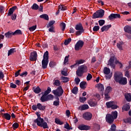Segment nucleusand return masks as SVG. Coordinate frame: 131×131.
<instances>
[{"mask_svg": "<svg viewBox=\"0 0 131 131\" xmlns=\"http://www.w3.org/2000/svg\"><path fill=\"white\" fill-rule=\"evenodd\" d=\"M114 78L116 82H118L119 84L122 85H125L127 83V79L125 77H123L122 73L120 72H116L114 74Z\"/></svg>", "mask_w": 131, "mask_h": 131, "instance_id": "1", "label": "nucleus"}, {"mask_svg": "<svg viewBox=\"0 0 131 131\" xmlns=\"http://www.w3.org/2000/svg\"><path fill=\"white\" fill-rule=\"evenodd\" d=\"M118 113L116 111L113 112L112 114H107L105 117V120L106 122L108 123H113L114 121V119H116L117 118Z\"/></svg>", "mask_w": 131, "mask_h": 131, "instance_id": "2", "label": "nucleus"}, {"mask_svg": "<svg viewBox=\"0 0 131 131\" xmlns=\"http://www.w3.org/2000/svg\"><path fill=\"white\" fill-rule=\"evenodd\" d=\"M35 123H37L38 126H40V127H43V128H49V125L46 122H45V120L41 118H37L34 120Z\"/></svg>", "mask_w": 131, "mask_h": 131, "instance_id": "3", "label": "nucleus"}, {"mask_svg": "<svg viewBox=\"0 0 131 131\" xmlns=\"http://www.w3.org/2000/svg\"><path fill=\"white\" fill-rule=\"evenodd\" d=\"M49 64V52L46 51L43 56V59L42 60V68L46 69L48 67Z\"/></svg>", "mask_w": 131, "mask_h": 131, "instance_id": "4", "label": "nucleus"}, {"mask_svg": "<svg viewBox=\"0 0 131 131\" xmlns=\"http://www.w3.org/2000/svg\"><path fill=\"white\" fill-rule=\"evenodd\" d=\"M52 93L55 96H57L58 97H61V96L63 95L64 91H63L62 86H59L56 90H53Z\"/></svg>", "mask_w": 131, "mask_h": 131, "instance_id": "5", "label": "nucleus"}, {"mask_svg": "<svg viewBox=\"0 0 131 131\" xmlns=\"http://www.w3.org/2000/svg\"><path fill=\"white\" fill-rule=\"evenodd\" d=\"M110 69L105 67L103 69V73L105 74V79H110L112 77V74H110Z\"/></svg>", "mask_w": 131, "mask_h": 131, "instance_id": "6", "label": "nucleus"}, {"mask_svg": "<svg viewBox=\"0 0 131 131\" xmlns=\"http://www.w3.org/2000/svg\"><path fill=\"white\" fill-rule=\"evenodd\" d=\"M105 14V11L103 10H100L97 11L96 13H94L93 17L94 19H97V18H102Z\"/></svg>", "mask_w": 131, "mask_h": 131, "instance_id": "7", "label": "nucleus"}, {"mask_svg": "<svg viewBox=\"0 0 131 131\" xmlns=\"http://www.w3.org/2000/svg\"><path fill=\"white\" fill-rule=\"evenodd\" d=\"M75 29L77 31L76 32V35H80V34H81L83 31H84L83 30V27H82V25L80 24H79L76 26Z\"/></svg>", "mask_w": 131, "mask_h": 131, "instance_id": "8", "label": "nucleus"}, {"mask_svg": "<svg viewBox=\"0 0 131 131\" xmlns=\"http://www.w3.org/2000/svg\"><path fill=\"white\" fill-rule=\"evenodd\" d=\"M106 106L107 108H112V109H117L118 108V106L115 104L114 101H110L106 103Z\"/></svg>", "mask_w": 131, "mask_h": 131, "instance_id": "9", "label": "nucleus"}, {"mask_svg": "<svg viewBox=\"0 0 131 131\" xmlns=\"http://www.w3.org/2000/svg\"><path fill=\"white\" fill-rule=\"evenodd\" d=\"M83 41L79 40L75 45V50L76 51H79L83 47Z\"/></svg>", "mask_w": 131, "mask_h": 131, "instance_id": "10", "label": "nucleus"}, {"mask_svg": "<svg viewBox=\"0 0 131 131\" xmlns=\"http://www.w3.org/2000/svg\"><path fill=\"white\" fill-rule=\"evenodd\" d=\"M82 117L85 120H91L92 117H93V115L90 112H85L83 114Z\"/></svg>", "mask_w": 131, "mask_h": 131, "instance_id": "11", "label": "nucleus"}, {"mask_svg": "<svg viewBox=\"0 0 131 131\" xmlns=\"http://www.w3.org/2000/svg\"><path fill=\"white\" fill-rule=\"evenodd\" d=\"M37 59V53H36V52L34 51L33 52H32L30 56V60L31 61H36Z\"/></svg>", "mask_w": 131, "mask_h": 131, "instance_id": "12", "label": "nucleus"}, {"mask_svg": "<svg viewBox=\"0 0 131 131\" xmlns=\"http://www.w3.org/2000/svg\"><path fill=\"white\" fill-rule=\"evenodd\" d=\"M115 60V57L113 56V57H111L108 62V65H110L112 68L114 69L115 68V64H114V60Z\"/></svg>", "mask_w": 131, "mask_h": 131, "instance_id": "13", "label": "nucleus"}, {"mask_svg": "<svg viewBox=\"0 0 131 131\" xmlns=\"http://www.w3.org/2000/svg\"><path fill=\"white\" fill-rule=\"evenodd\" d=\"M117 18H120V14L112 13L108 16V19L110 20H114V19H117Z\"/></svg>", "mask_w": 131, "mask_h": 131, "instance_id": "14", "label": "nucleus"}, {"mask_svg": "<svg viewBox=\"0 0 131 131\" xmlns=\"http://www.w3.org/2000/svg\"><path fill=\"white\" fill-rule=\"evenodd\" d=\"M78 128L80 130H89L91 127L88 125H80L78 126Z\"/></svg>", "mask_w": 131, "mask_h": 131, "instance_id": "15", "label": "nucleus"}, {"mask_svg": "<svg viewBox=\"0 0 131 131\" xmlns=\"http://www.w3.org/2000/svg\"><path fill=\"white\" fill-rule=\"evenodd\" d=\"M87 109H89V105L88 104H83L78 107V110H80L81 111L87 110Z\"/></svg>", "mask_w": 131, "mask_h": 131, "instance_id": "16", "label": "nucleus"}, {"mask_svg": "<svg viewBox=\"0 0 131 131\" xmlns=\"http://www.w3.org/2000/svg\"><path fill=\"white\" fill-rule=\"evenodd\" d=\"M123 111H128L130 109V104L128 103L124 105L122 108Z\"/></svg>", "mask_w": 131, "mask_h": 131, "instance_id": "17", "label": "nucleus"}, {"mask_svg": "<svg viewBox=\"0 0 131 131\" xmlns=\"http://www.w3.org/2000/svg\"><path fill=\"white\" fill-rule=\"evenodd\" d=\"M17 9V6H14L10 8L9 10L8 13L7 14V16H11V15H13V13H14L15 10Z\"/></svg>", "mask_w": 131, "mask_h": 131, "instance_id": "18", "label": "nucleus"}, {"mask_svg": "<svg viewBox=\"0 0 131 131\" xmlns=\"http://www.w3.org/2000/svg\"><path fill=\"white\" fill-rule=\"evenodd\" d=\"M124 30L125 32H127V33H129L131 34V26H126L124 28Z\"/></svg>", "mask_w": 131, "mask_h": 131, "instance_id": "19", "label": "nucleus"}, {"mask_svg": "<svg viewBox=\"0 0 131 131\" xmlns=\"http://www.w3.org/2000/svg\"><path fill=\"white\" fill-rule=\"evenodd\" d=\"M111 25L104 26L101 29V32H104V31H107V30H108L109 28H111Z\"/></svg>", "mask_w": 131, "mask_h": 131, "instance_id": "20", "label": "nucleus"}, {"mask_svg": "<svg viewBox=\"0 0 131 131\" xmlns=\"http://www.w3.org/2000/svg\"><path fill=\"white\" fill-rule=\"evenodd\" d=\"M37 109H38V110H40V111H43L46 109V106L42 105V104L40 103H37Z\"/></svg>", "mask_w": 131, "mask_h": 131, "instance_id": "21", "label": "nucleus"}, {"mask_svg": "<svg viewBox=\"0 0 131 131\" xmlns=\"http://www.w3.org/2000/svg\"><path fill=\"white\" fill-rule=\"evenodd\" d=\"M80 70L83 72V73H84V72H88V67L85 66H81L78 67Z\"/></svg>", "mask_w": 131, "mask_h": 131, "instance_id": "22", "label": "nucleus"}, {"mask_svg": "<svg viewBox=\"0 0 131 131\" xmlns=\"http://www.w3.org/2000/svg\"><path fill=\"white\" fill-rule=\"evenodd\" d=\"M13 35H14L13 32L11 31H8L5 34V36L6 38H11Z\"/></svg>", "mask_w": 131, "mask_h": 131, "instance_id": "23", "label": "nucleus"}, {"mask_svg": "<svg viewBox=\"0 0 131 131\" xmlns=\"http://www.w3.org/2000/svg\"><path fill=\"white\" fill-rule=\"evenodd\" d=\"M124 97L127 102H131V94L130 93L125 94Z\"/></svg>", "mask_w": 131, "mask_h": 131, "instance_id": "24", "label": "nucleus"}, {"mask_svg": "<svg viewBox=\"0 0 131 131\" xmlns=\"http://www.w3.org/2000/svg\"><path fill=\"white\" fill-rule=\"evenodd\" d=\"M86 85H88V84L86 83V82L85 81H82L80 83V87L82 90H84L86 88Z\"/></svg>", "mask_w": 131, "mask_h": 131, "instance_id": "25", "label": "nucleus"}, {"mask_svg": "<svg viewBox=\"0 0 131 131\" xmlns=\"http://www.w3.org/2000/svg\"><path fill=\"white\" fill-rule=\"evenodd\" d=\"M96 88H97V89H98L99 91H101V92L102 91H104V85H103V84H101V83L97 84L96 85Z\"/></svg>", "mask_w": 131, "mask_h": 131, "instance_id": "26", "label": "nucleus"}, {"mask_svg": "<svg viewBox=\"0 0 131 131\" xmlns=\"http://www.w3.org/2000/svg\"><path fill=\"white\" fill-rule=\"evenodd\" d=\"M76 75L78 76H79L80 77L82 76V75L83 74V73L82 71L80 70V69L78 68V69L76 71Z\"/></svg>", "mask_w": 131, "mask_h": 131, "instance_id": "27", "label": "nucleus"}, {"mask_svg": "<svg viewBox=\"0 0 131 131\" xmlns=\"http://www.w3.org/2000/svg\"><path fill=\"white\" fill-rule=\"evenodd\" d=\"M48 95H45V93L42 95V97L40 98L41 102H47L48 101L47 96Z\"/></svg>", "mask_w": 131, "mask_h": 131, "instance_id": "28", "label": "nucleus"}, {"mask_svg": "<svg viewBox=\"0 0 131 131\" xmlns=\"http://www.w3.org/2000/svg\"><path fill=\"white\" fill-rule=\"evenodd\" d=\"M122 46H123V43L122 42H119L117 44V47L118 49L120 50V51H122V50H123V49L122 48Z\"/></svg>", "mask_w": 131, "mask_h": 131, "instance_id": "29", "label": "nucleus"}, {"mask_svg": "<svg viewBox=\"0 0 131 131\" xmlns=\"http://www.w3.org/2000/svg\"><path fill=\"white\" fill-rule=\"evenodd\" d=\"M3 116L7 120H10L11 119V115L8 113L4 114Z\"/></svg>", "mask_w": 131, "mask_h": 131, "instance_id": "30", "label": "nucleus"}, {"mask_svg": "<svg viewBox=\"0 0 131 131\" xmlns=\"http://www.w3.org/2000/svg\"><path fill=\"white\" fill-rule=\"evenodd\" d=\"M33 91L35 94H39V92H40L41 90L39 87L37 86V87H34L33 88Z\"/></svg>", "mask_w": 131, "mask_h": 131, "instance_id": "31", "label": "nucleus"}, {"mask_svg": "<svg viewBox=\"0 0 131 131\" xmlns=\"http://www.w3.org/2000/svg\"><path fill=\"white\" fill-rule=\"evenodd\" d=\"M40 18H41L42 19H45V20H49V15L46 14H43L41 15H40Z\"/></svg>", "mask_w": 131, "mask_h": 131, "instance_id": "32", "label": "nucleus"}, {"mask_svg": "<svg viewBox=\"0 0 131 131\" xmlns=\"http://www.w3.org/2000/svg\"><path fill=\"white\" fill-rule=\"evenodd\" d=\"M14 53H16V49L14 48L11 49L8 51V56H10L12 54H14Z\"/></svg>", "mask_w": 131, "mask_h": 131, "instance_id": "33", "label": "nucleus"}, {"mask_svg": "<svg viewBox=\"0 0 131 131\" xmlns=\"http://www.w3.org/2000/svg\"><path fill=\"white\" fill-rule=\"evenodd\" d=\"M58 8L61 11H66L67 10V7L64 5H59Z\"/></svg>", "mask_w": 131, "mask_h": 131, "instance_id": "34", "label": "nucleus"}, {"mask_svg": "<svg viewBox=\"0 0 131 131\" xmlns=\"http://www.w3.org/2000/svg\"><path fill=\"white\" fill-rule=\"evenodd\" d=\"M110 92H112V88L110 86H108L106 88L104 93L109 94Z\"/></svg>", "mask_w": 131, "mask_h": 131, "instance_id": "35", "label": "nucleus"}, {"mask_svg": "<svg viewBox=\"0 0 131 131\" xmlns=\"http://www.w3.org/2000/svg\"><path fill=\"white\" fill-rule=\"evenodd\" d=\"M55 123H56L57 124H59V125H62V124H64V122L61 121L60 120V119H58V118H56L55 119Z\"/></svg>", "mask_w": 131, "mask_h": 131, "instance_id": "36", "label": "nucleus"}, {"mask_svg": "<svg viewBox=\"0 0 131 131\" xmlns=\"http://www.w3.org/2000/svg\"><path fill=\"white\" fill-rule=\"evenodd\" d=\"M55 23H56V21L55 20L50 21L48 25H47V28H50V27H52V26H53V25H54V24H55Z\"/></svg>", "mask_w": 131, "mask_h": 131, "instance_id": "37", "label": "nucleus"}, {"mask_svg": "<svg viewBox=\"0 0 131 131\" xmlns=\"http://www.w3.org/2000/svg\"><path fill=\"white\" fill-rule=\"evenodd\" d=\"M89 105L91 106V107H95V106H96V105H97V102H96L95 101H90L89 102Z\"/></svg>", "mask_w": 131, "mask_h": 131, "instance_id": "38", "label": "nucleus"}, {"mask_svg": "<svg viewBox=\"0 0 131 131\" xmlns=\"http://www.w3.org/2000/svg\"><path fill=\"white\" fill-rule=\"evenodd\" d=\"M13 35H17L19 34H22V32L20 30H16L15 32H13Z\"/></svg>", "mask_w": 131, "mask_h": 131, "instance_id": "39", "label": "nucleus"}, {"mask_svg": "<svg viewBox=\"0 0 131 131\" xmlns=\"http://www.w3.org/2000/svg\"><path fill=\"white\" fill-rule=\"evenodd\" d=\"M51 92H52V89H51V88L48 87L47 90L43 93V94L46 95H48Z\"/></svg>", "mask_w": 131, "mask_h": 131, "instance_id": "40", "label": "nucleus"}, {"mask_svg": "<svg viewBox=\"0 0 131 131\" xmlns=\"http://www.w3.org/2000/svg\"><path fill=\"white\" fill-rule=\"evenodd\" d=\"M61 80H63V82H68L69 81V78L67 77H61Z\"/></svg>", "mask_w": 131, "mask_h": 131, "instance_id": "41", "label": "nucleus"}, {"mask_svg": "<svg viewBox=\"0 0 131 131\" xmlns=\"http://www.w3.org/2000/svg\"><path fill=\"white\" fill-rule=\"evenodd\" d=\"M83 63H84V60L80 59L79 60H77L76 61L75 64L79 65L80 64H83Z\"/></svg>", "mask_w": 131, "mask_h": 131, "instance_id": "42", "label": "nucleus"}, {"mask_svg": "<svg viewBox=\"0 0 131 131\" xmlns=\"http://www.w3.org/2000/svg\"><path fill=\"white\" fill-rule=\"evenodd\" d=\"M78 91V88H77V87H74L72 90V93L75 95L77 94Z\"/></svg>", "mask_w": 131, "mask_h": 131, "instance_id": "43", "label": "nucleus"}, {"mask_svg": "<svg viewBox=\"0 0 131 131\" xmlns=\"http://www.w3.org/2000/svg\"><path fill=\"white\" fill-rule=\"evenodd\" d=\"M60 27L62 28V31H64L65 28H66V24L64 23H61L60 24Z\"/></svg>", "mask_w": 131, "mask_h": 131, "instance_id": "44", "label": "nucleus"}, {"mask_svg": "<svg viewBox=\"0 0 131 131\" xmlns=\"http://www.w3.org/2000/svg\"><path fill=\"white\" fill-rule=\"evenodd\" d=\"M32 10H38V5L36 4H34L31 7Z\"/></svg>", "mask_w": 131, "mask_h": 131, "instance_id": "45", "label": "nucleus"}, {"mask_svg": "<svg viewBox=\"0 0 131 131\" xmlns=\"http://www.w3.org/2000/svg\"><path fill=\"white\" fill-rule=\"evenodd\" d=\"M47 101H49L50 100H53V99H54V95L52 94H49L48 96H47Z\"/></svg>", "mask_w": 131, "mask_h": 131, "instance_id": "46", "label": "nucleus"}, {"mask_svg": "<svg viewBox=\"0 0 131 131\" xmlns=\"http://www.w3.org/2000/svg\"><path fill=\"white\" fill-rule=\"evenodd\" d=\"M12 127H13V129H15L16 128H18V127H19V124H18V123H17V122H15V123L13 124Z\"/></svg>", "mask_w": 131, "mask_h": 131, "instance_id": "47", "label": "nucleus"}, {"mask_svg": "<svg viewBox=\"0 0 131 131\" xmlns=\"http://www.w3.org/2000/svg\"><path fill=\"white\" fill-rule=\"evenodd\" d=\"M92 78H93V76L92 75V74H91L90 73H89L86 76V80L89 81L91 80V79Z\"/></svg>", "mask_w": 131, "mask_h": 131, "instance_id": "48", "label": "nucleus"}, {"mask_svg": "<svg viewBox=\"0 0 131 131\" xmlns=\"http://www.w3.org/2000/svg\"><path fill=\"white\" fill-rule=\"evenodd\" d=\"M56 99H57V100H56V101H54V102H53V105H54V106H58V105H59V97H57L56 98Z\"/></svg>", "mask_w": 131, "mask_h": 131, "instance_id": "49", "label": "nucleus"}, {"mask_svg": "<svg viewBox=\"0 0 131 131\" xmlns=\"http://www.w3.org/2000/svg\"><path fill=\"white\" fill-rule=\"evenodd\" d=\"M104 96L105 100H106L107 101H108L109 99H110V96H109V93H106L104 92Z\"/></svg>", "mask_w": 131, "mask_h": 131, "instance_id": "50", "label": "nucleus"}, {"mask_svg": "<svg viewBox=\"0 0 131 131\" xmlns=\"http://www.w3.org/2000/svg\"><path fill=\"white\" fill-rule=\"evenodd\" d=\"M98 23L100 26H103L105 24V20L103 19H100L98 21Z\"/></svg>", "mask_w": 131, "mask_h": 131, "instance_id": "51", "label": "nucleus"}, {"mask_svg": "<svg viewBox=\"0 0 131 131\" xmlns=\"http://www.w3.org/2000/svg\"><path fill=\"white\" fill-rule=\"evenodd\" d=\"M71 42V38H69L64 41V45H65V46H67L68 45H69V43Z\"/></svg>", "mask_w": 131, "mask_h": 131, "instance_id": "52", "label": "nucleus"}, {"mask_svg": "<svg viewBox=\"0 0 131 131\" xmlns=\"http://www.w3.org/2000/svg\"><path fill=\"white\" fill-rule=\"evenodd\" d=\"M79 101L81 103H84L86 101V98L85 97H80Z\"/></svg>", "mask_w": 131, "mask_h": 131, "instance_id": "53", "label": "nucleus"}, {"mask_svg": "<svg viewBox=\"0 0 131 131\" xmlns=\"http://www.w3.org/2000/svg\"><path fill=\"white\" fill-rule=\"evenodd\" d=\"M49 66L50 67H51V68H53L54 66H56V62H54V61H51L49 63Z\"/></svg>", "mask_w": 131, "mask_h": 131, "instance_id": "54", "label": "nucleus"}, {"mask_svg": "<svg viewBox=\"0 0 131 131\" xmlns=\"http://www.w3.org/2000/svg\"><path fill=\"white\" fill-rule=\"evenodd\" d=\"M115 63H116V64H118V65L120 67V68H122V67H123V65H122V63H121V62L118 61V60H116Z\"/></svg>", "mask_w": 131, "mask_h": 131, "instance_id": "55", "label": "nucleus"}, {"mask_svg": "<svg viewBox=\"0 0 131 131\" xmlns=\"http://www.w3.org/2000/svg\"><path fill=\"white\" fill-rule=\"evenodd\" d=\"M30 31H34L36 29V25L33 26L29 28Z\"/></svg>", "mask_w": 131, "mask_h": 131, "instance_id": "56", "label": "nucleus"}, {"mask_svg": "<svg viewBox=\"0 0 131 131\" xmlns=\"http://www.w3.org/2000/svg\"><path fill=\"white\" fill-rule=\"evenodd\" d=\"M28 74V73L27 72H23L22 73L20 74V76H21L22 77H24L25 76H26Z\"/></svg>", "mask_w": 131, "mask_h": 131, "instance_id": "57", "label": "nucleus"}, {"mask_svg": "<svg viewBox=\"0 0 131 131\" xmlns=\"http://www.w3.org/2000/svg\"><path fill=\"white\" fill-rule=\"evenodd\" d=\"M75 82H76V84H79V82H80V79L78 77L75 78Z\"/></svg>", "mask_w": 131, "mask_h": 131, "instance_id": "58", "label": "nucleus"}, {"mask_svg": "<svg viewBox=\"0 0 131 131\" xmlns=\"http://www.w3.org/2000/svg\"><path fill=\"white\" fill-rule=\"evenodd\" d=\"M54 84L55 85H56V86H59V85H60V81L59 80H55Z\"/></svg>", "mask_w": 131, "mask_h": 131, "instance_id": "59", "label": "nucleus"}, {"mask_svg": "<svg viewBox=\"0 0 131 131\" xmlns=\"http://www.w3.org/2000/svg\"><path fill=\"white\" fill-rule=\"evenodd\" d=\"M69 59V55L66 56L64 58L63 64H66V63H67V62H68Z\"/></svg>", "mask_w": 131, "mask_h": 131, "instance_id": "60", "label": "nucleus"}, {"mask_svg": "<svg viewBox=\"0 0 131 131\" xmlns=\"http://www.w3.org/2000/svg\"><path fill=\"white\" fill-rule=\"evenodd\" d=\"M16 18H17V14H16L15 13H14L12 15V16H11L12 20H13L14 21V20H16Z\"/></svg>", "mask_w": 131, "mask_h": 131, "instance_id": "61", "label": "nucleus"}, {"mask_svg": "<svg viewBox=\"0 0 131 131\" xmlns=\"http://www.w3.org/2000/svg\"><path fill=\"white\" fill-rule=\"evenodd\" d=\"M100 29V27L99 26H95L93 28V31H98Z\"/></svg>", "mask_w": 131, "mask_h": 131, "instance_id": "62", "label": "nucleus"}, {"mask_svg": "<svg viewBox=\"0 0 131 131\" xmlns=\"http://www.w3.org/2000/svg\"><path fill=\"white\" fill-rule=\"evenodd\" d=\"M10 88H11L12 89H16L17 88V85H16L14 83H11Z\"/></svg>", "mask_w": 131, "mask_h": 131, "instance_id": "63", "label": "nucleus"}, {"mask_svg": "<svg viewBox=\"0 0 131 131\" xmlns=\"http://www.w3.org/2000/svg\"><path fill=\"white\" fill-rule=\"evenodd\" d=\"M32 109H33L34 111H36L37 110V104H34L32 106Z\"/></svg>", "mask_w": 131, "mask_h": 131, "instance_id": "64", "label": "nucleus"}]
</instances>
